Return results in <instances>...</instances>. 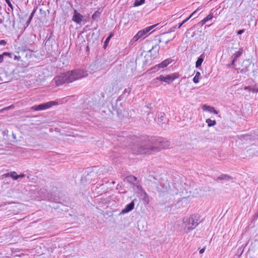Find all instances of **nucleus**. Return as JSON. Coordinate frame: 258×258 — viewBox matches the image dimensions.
Instances as JSON below:
<instances>
[{
	"label": "nucleus",
	"mask_w": 258,
	"mask_h": 258,
	"mask_svg": "<svg viewBox=\"0 0 258 258\" xmlns=\"http://www.w3.org/2000/svg\"><path fill=\"white\" fill-rule=\"evenodd\" d=\"M133 178L135 179V180H136V177H135V176L133 177Z\"/></svg>",
	"instance_id": "37998d69"
},
{
	"label": "nucleus",
	"mask_w": 258,
	"mask_h": 258,
	"mask_svg": "<svg viewBox=\"0 0 258 258\" xmlns=\"http://www.w3.org/2000/svg\"><path fill=\"white\" fill-rule=\"evenodd\" d=\"M145 0H136L134 3V6L138 7L144 4Z\"/></svg>",
	"instance_id": "aec40b11"
},
{
	"label": "nucleus",
	"mask_w": 258,
	"mask_h": 258,
	"mask_svg": "<svg viewBox=\"0 0 258 258\" xmlns=\"http://www.w3.org/2000/svg\"><path fill=\"white\" fill-rule=\"evenodd\" d=\"M57 104L55 101H49L45 103L39 104L38 105L33 106L31 107L32 110L35 111L43 110L48 109L53 105Z\"/></svg>",
	"instance_id": "0eeeda50"
},
{
	"label": "nucleus",
	"mask_w": 258,
	"mask_h": 258,
	"mask_svg": "<svg viewBox=\"0 0 258 258\" xmlns=\"http://www.w3.org/2000/svg\"><path fill=\"white\" fill-rule=\"evenodd\" d=\"M243 52V48L241 47L238 49V50L235 51L232 55L231 56V62L230 64L227 65V67L228 68H232L233 66L235 65V62L236 61L237 59L240 57Z\"/></svg>",
	"instance_id": "6e6552de"
},
{
	"label": "nucleus",
	"mask_w": 258,
	"mask_h": 258,
	"mask_svg": "<svg viewBox=\"0 0 258 258\" xmlns=\"http://www.w3.org/2000/svg\"><path fill=\"white\" fill-rule=\"evenodd\" d=\"M205 57V55L204 53L202 54L198 58L196 62V67L198 69H200L201 67L202 63L203 62Z\"/></svg>",
	"instance_id": "4468645a"
},
{
	"label": "nucleus",
	"mask_w": 258,
	"mask_h": 258,
	"mask_svg": "<svg viewBox=\"0 0 258 258\" xmlns=\"http://www.w3.org/2000/svg\"><path fill=\"white\" fill-rule=\"evenodd\" d=\"M213 17V14L211 13L206 18H205L204 19L206 22H207L208 21L212 20Z\"/></svg>",
	"instance_id": "b1692460"
},
{
	"label": "nucleus",
	"mask_w": 258,
	"mask_h": 258,
	"mask_svg": "<svg viewBox=\"0 0 258 258\" xmlns=\"http://www.w3.org/2000/svg\"><path fill=\"white\" fill-rule=\"evenodd\" d=\"M35 13V10H33V11L32 12V13L31 14V15L28 19V20L27 21V23H28V25L30 23V22H31L33 17V15Z\"/></svg>",
	"instance_id": "cd10ccee"
},
{
	"label": "nucleus",
	"mask_w": 258,
	"mask_h": 258,
	"mask_svg": "<svg viewBox=\"0 0 258 258\" xmlns=\"http://www.w3.org/2000/svg\"><path fill=\"white\" fill-rule=\"evenodd\" d=\"M18 178H23L25 176V175L24 173H22L20 175H18Z\"/></svg>",
	"instance_id": "4c0bfd02"
},
{
	"label": "nucleus",
	"mask_w": 258,
	"mask_h": 258,
	"mask_svg": "<svg viewBox=\"0 0 258 258\" xmlns=\"http://www.w3.org/2000/svg\"><path fill=\"white\" fill-rule=\"evenodd\" d=\"M244 90L249 92H251V87L250 86H246L244 88Z\"/></svg>",
	"instance_id": "72a5a7b5"
},
{
	"label": "nucleus",
	"mask_w": 258,
	"mask_h": 258,
	"mask_svg": "<svg viewBox=\"0 0 258 258\" xmlns=\"http://www.w3.org/2000/svg\"><path fill=\"white\" fill-rule=\"evenodd\" d=\"M4 60L3 55L0 54V63L2 62Z\"/></svg>",
	"instance_id": "ea45409f"
},
{
	"label": "nucleus",
	"mask_w": 258,
	"mask_h": 258,
	"mask_svg": "<svg viewBox=\"0 0 258 258\" xmlns=\"http://www.w3.org/2000/svg\"><path fill=\"white\" fill-rule=\"evenodd\" d=\"M205 250V248H202V249H201L200 250V251H199V253H200V254H202L203 253H204V252Z\"/></svg>",
	"instance_id": "58836bf2"
},
{
	"label": "nucleus",
	"mask_w": 258,
	"mask_h": 258,
	"mask_svg": "<svg viewBox=\"0 0 258 258\" xmlns=\"http://www.w3.org/2000/svg\"><path fill=\"white\" fill-rule=\"evenodd\" d=\"M132 151L135 154H149L153 152L152 145L150 144V137H144L139 143L134 145Z\"/></svg>",
	"instance_id": "f257e3e1"
},
{
	"label": "nucleus",
	"mask_w": 258,
	"mask_h": 258,
	"mask_svg": "<svg viewBox=\"0 0 258 258\" xmlns=\"http://www.w3.org/2000/svg\"><path fill=\"white\" fill-rule=\"evenodd\" d=\"M143 201L147 204H148L149 203V200L148 195H147V194L146 192H145V194H144V198H143Z\"/></svg>",
	"instance_id": "393cba45"
},
{
	"label": "nucleus",
	"mask_w": 258,
	"mask_h": 258,
	"mask_svg": "<svg viewBox=\"0 0 258 258\" xmlns=\"http://www.w3.org/2000/svg\"><path fill=\"white\" fill-rule=\"evenodd\" d=\"M169 41H170L169 40H167L166 41V44H167Z\"/></svg>",
	"instance_id": "79ce46f5"
},
{
	"label": "nucleus",
	"mask_w": 258,
	"mask_h": 258,
	"mask_svg": "<svg viewBox=\"0 0 258 258\" xmlns=\"http://www.w3.org/2000/svg\"><path fill=\"white\" fill-rule=\"evenodd\" d=\"M8 54H9V53L8 52H4L2 55H3V57H4V55H7Z\"/></svg>",
	"instance_id": "a19ab883"
},
{
	"label": "nucleus",
	"mask_w": 258,
	"mask_h": 258,
	"mask_svg": "<svg viewBox=\"0 0 258 258\" xmlns=\"http://www.w3.org/2000/svg\"><path fill=\"white\" fill-rule=\"evenodd\" d=\"M240 139L241 140H246L247 141L248 140H250V137L248 135H242L240 136Z\"/></svg>",
	"instance_id": "4be33fe9"
},
{
	"label": "nucleus",
	"mask_w": 258,
	"mask_h": 258,
	"mask_svg": "<svg viewBox=\"0 0 258 258\" xmlns=\"http://www.w3.org/2000/svg\"><path fill=\"white\" fill-rule=\"evenodd\" d=\"M72 20L78 24L81 23L82 21V16L75 11V14L73 17Z\"/></svg>",
	"instance_id": "ddd939ff"
},
{
	"label": "nucleus",
	"mask_w": 258,
	"mask_h": 258,
	"mask_svg": "<svg viewBox=\"0 0 258 258\" xmlns=\"http://www.w3.org/2000/svg\"><path fill=\"white\" fill-rule=\"evenodd\" d=\"M189 19V18H187L184 20H183L181 23L179 24V25L178 26V28L180 29V27L182 26V25L184 24L185 22H186Z\"/></svg>",
	"instance_id": "a878e982"
},
{
	"label": "nucleus",
	"mask_w": 258,
	"mask_h": 258,
	"mask_svg": "<svg viewBox=\"0 0 258 258\" xmlns=\"http://www.w3.org/2000/svg\"><path fill=\"white\" fill-rule=\"evenodd\" d=\"M6 2L9 7L11 8L12 10H13L14 7L10 0H6Z\"/></svg>",
	"instance_id": "bb28decb"
},
{
	"label": "nucleus",
	"mask_w": 258,
	"mask_h": 258,
	"mask_svg": "<svg viewBox=\"0 0 258 258\" xmlns=\"http://www.w3.org/2000/svg\"><path fill=\"white\" fill-rule=\"evenodd\" d=\"M206 122L208 123V125L209 127L213 126L216 124V121L215 120H213L209 118L206 119Z\"/></svg>",
	"instance_id": "6ab92c4d"
},
{
	"label": "nucleus",
	"mask_w": 258,
	"mask_h": 258,
	"mask_svg": "<svg viewBox=\"0 0 258 258\" xmlns=\"http://www.w3.org/2000/svg\"><path fill=\"white\" fill-rule=\"evenodd\" d=\"M159 49V46L158 45H155L153 46H152V49L150 50L151 51L152 50L156 49V50H158Z\"/></svg>",
	"instance_id": "c756f323"
},
{
	"label": "nucleus",
	"mask_w": 258,
	"mask_h": 258,
	"mask_svg": "<svg viewBox=\"0 0 258 258\" xmlns=\"http://www.w3.org/2000/svg\"><path fill=\"white\" fill-rule=\"evenodd\" d=\"M5 176L6 177H11L14 180H17L18 179V174L15 171H12L10 172H8L5 174Z\"/></svg>",
	"instance_id": "2eb2a0df"
},
{
	"label": "nucleus",
	"mask_w": 258,
	"mask_h": 258,
	"mask_svg": "<svg viewBox=\"0 0 258 258\" xmlns=\"http://www.w3.org/2000/svg\"><path fill=\"white\" fill-rule=\"evenodd\" d=\"M160 196H163V197L164 196V195H162V193H161V194H160Z\"/></svg>",
	"instance_id": "c03bdc74"
},
{
	"label": "nucleus",
	"mask_w": 258,
	"mask_h": 258,
	"mask_svg": "<svg viewBox=\"0 0 258 258\" xmlns=\"http://www.w3.org/2000/svg\"><path fill=\"white\" fill-rule=\"evenodd\" d=\"M6 44V41L5 40H0V45H5Z\"/></svg>",
	"instance_id": "f704fd0d"
},
{
	"label": "nucleus",
	"mask_w": 258,
	"mask_h": 258,
	"mask_svg": "<svg viewBox=\"0 0 258 258\" xmlns=\"http://www.w3.org/2000/svg\"><path fill=\"white\" fill-rule=\"evenodd\" d=\"M155 26L156 25L150 26L139 31L136 34V35H135L134 37L132 39L131 43H133L134 42H137L140 39L142 40L148 36L150 31H151L153 28H154Z\"/></svg>",
	"instance_id": "39448f33"
},
{
	"label": "nucleus",
	"mask_w": 258,
	"mask_h": 258,
	"mask_svg": "<svg viewBox=\"0 0 258 258\" xmlns=\"http://www.w3.org/2000/svg\"><path fill=\"white\" fill-rule=\"evenodd\" d=\"M179 77V74L178 73H173L172 74L167 75L166 76L160 75V76L156 78L153 80L154 82H156L157 81H160L162 82H164L168 84L173 82L175 79Z\"/></svg>",
	"instance_id": "423d86ee"
},
{
	"label": "nucleus",
	"mask_w": 258,
	"mask_h": 258,
	"mask_svg": "<svg viewBox=\"0 0 258 258\" xmlns=\"http://www.w3.org/2000/svg\"><path fill=\"white\" fill-rule=\"evenodd\" d=\"M65 74L68 83L85 77L88 75L87 71L81 70H75Z\"/></svg>",
	"instance_id": "20e7f679"
},
{
	"label": "nucleus",
	"mask_w": 258,
	"mask_h": 258,
	"mask_svg": "<svg viewBox=\"0 0 258 258\" xmlns=\"http://www.w3.org/2000/svg\"><path fill=\"white\" fill-rule=\"evenodd\" d=\"M135 200H133L131 203L130 204L126 205L124 209H123L121 212V214H124L126 213H127L133 210L135 207V203L134 201Z\"/></svg>",
	"instance_id": "f8f14e48"
},
{
	"label": "nucleus",
	"mask_w": 258,
	"mask_h": 258,
	"mask_svg": "<svg viewBox=\"0 0 258 258\" xmlns=\"http://www.w3.org/2000/svg\"><path fill=\"white\" fill-rule=\"evenodd\" d=\"M251 62L249 59H246L243 60L241 67L242 68L237 69V72L242 74H245L248 71V68L250 67Z\"/></svg>",
	"instance_id": "9d476101"
},
{
	"label": "nucleus",
	"mask_w": 258,
	"mask_h": 258,
	"mask_svg": "<svg viewBox=\"0 0 258 258\" xmlns=\"http://www.w3.org/2000/svg\"><path fill=\"white\" fill-rule=\"evenodd\" d=\"M232 179V177L227 175V174H222L220 176H218L217 178V180H225L227 181H229Z\"/></svg>",
	"instance_id": "dca6fc26"
},
{
	"label": "nucleus",
	"mask_w": 258,
	"mask_h": 258,
	"mask_svg": "<svg viewBox=\"0 0 258 258\" xmlns=\"http://www.w3.org/2000/svg\"><path fill=\"white\" fill-rule=\"evenodd\" d=\"M199 9L200 8H198L196 10L192 12L188 18H189V19L191 18Z\"/></svg>",
	"instance_id": "473e14b6"
},
{
	"label": "nucleus",
	"mask_w": 258,
	"mask_h": 258,
	"mask_svg": "<svg viewBox=\"0 0 258 258\" xmlns=\"http://www.w3.org/2000/svg\"><path fill=\"white\" fill-rule=\"evenodd\" d=\"M184 230L187 233L194 230L200 223L199 218L197 215H191L189 217H184L182 220Z\"/></svg>",
	"instance_id": "f03ea898"
},
{
	"label": "nucleus",
	"mask_w": 258,
	"mask_h": 258,
	"mask_svg": "<svg viewBox=\"0 0 258 258\" xmlns=\"http://www.w3.org/2000/svg\"><path fill=\"white\" fill-rule=\"evenodd\" d=\"M131 91H132V88L128 87L124 90L123 93L124 94L127 93L128 94H129L131 93Z\"/></svg>",
	"instance_id": "c85d7f7f"
},
{
	"label": "nucleus",
	"mask_w": 258,
	"mask_h": 258,
	"mask_svg": "<svg viewBox=\"0 0 258 258\" xmlns=\"http://www.w3.org/2000/svg\"><path fill=\"white\" fill-rule=\"evenodd\" d=\"M244 29L239 30H238L237 31V34L240 35V34H241L243 33H244Z\"/></svg>",
	"instance_id": "e433bc0d"
},
{
	"label": "nucleus",
	"mask_w": 258,
	"mask_h": 258,
	"mask_svg": "<svg viewBox=\"0 0 258 258\" xmlns=\"http://www.w3.org/2000/svg\"><path fill=\"white\" fill-rule=\"evenodd\" d=\"M172 62V59L171 58H168L164 61H163L162 62L156 65L154 67L152 68L151 70H158L159 69L161 68H164L166 67H167L168 64H169Z\"/></svg>",
	"instance_id": "9b49d317"
},
{
	"label": "nucleus",
	"mask_w": 258,
	"mask_h": 258,
	"mask_svg": "<svg viewBox=\"0 0 258 258\" xmlns=\"http://www.w3.org/2000/svg\"><path fill=\"white\" fill-rule=\"evenodd\" d=\"M251 92L253 93L258 92V88H251Z\"/></svg>",
	"instance_id": "2f4dec72"
},
{
	"label": "nucleus",
	"mask_w": 258,
	"mask_h": 258,
	"mask_svg": "<svg viewBox=\"0 0 258 258\" xmlns=\"http://www.w3.org/2000/svg\"><path fill=\"white\" fill-rule=\"evenodd\" d=\"M100 16V13L98 11H96L92 16V19L93 20H96Z\"/></svg>",
	"instance_id": "5701e85b"
},
{
	"label": "nucleus",
	"mask_w": 258,
	"mask_h": 258,
	"mask_svg": "<svg viewBox=\"0 0 258 258\" xmlns=\"http://www.w3.org/2000/svg\"><path fill=\"white\" fill-rule=\"evenodd\" d=\"M203 109L204 110H208L210 112H213L215 114H218V112L214 108L211 107L210 106H207L206 105H204L203 106Z\"/></svg>",
	"instance_id": "f3484780"
},
{
	"label": "nucleus",
	"mask_w": 258,
	"mask_h": 258,
	"mask_svg": "<svg viewBox=\"0 0 258 258\" xmlns=\"http://www.w3.org/2000/svg\"><path fill=\"white\" fill-rule=\"evenodd\" d=\"M158 119L160 120V122L164 121L165 114L163 112H160L158 114Z\"/></svg>",
	"instance_id": "412c9836"
},
{
	"label": "nucleus",
	"mask_w": 258,
	"mask_h": 258,
	"mask_svg": "<svg viewBox=\"0 0 258 258\" xmlns=\"http://www.w3.org/2000/svg\"><path fill=\"white\" fill-rule=\"evenodd\" d=\"M55 85L57 86L63 85L65 83H68L67 78L65 73H63L59 76L55 77L53 79Z\"/></svg>",
	"instance_id": "1a4fd4ad"
},
{
	"label": "nucleus",
	"mask_w": 258,
	"mask_h": 258,
	"mask_svg": "<svg viewBox=\"0 0 258 258\" xmlns=\"http://www.w3.org/2000/svg\"><path fill=\"white\" fill-rule=\"evenodd\" d=\"M206 21L205 20V19H203L202 21H200V24L202 26H203V25H204L205 24H206Z\"/></svg>",
	"instance_id": "c9c22d12"
},
{
	"label": "nucleus",
	"mask_w": 258,
	"mask_h": 258,
	"mask_svg": "<svg viewBox=\"0 0 258 258\" xmlns=\"http://www.w3.org/2000/svg\"><path fill=\"white\" fill-rule=\"evenodd\" d=\"M113 34L112 33H110V35L108 36V37L106 38L105 43H107L108 41H109L110 39L113 36Z\"/></svg>",
	"instance_id": "7c9ffc66"
},
{
	"label": "nucleus",
	"mask_w": 258,
	"mask_h": 258,
	"mask_svg": "<svg viewBox=\"0 0 258 258\" xmlns=\"http://www.w3.org/2000/svg\"><path fill=\"white\" fill-rule=\"evenodd\" d=\"M201 76V73L199 72H197L195 76L193 78V82L197 84L199 82V79Z\"/></svg>",
	"instance_id": "a211bd4d"
},
{
	"label": "nucleus",
	"mask_w": 258,
	"mask_h": 258,
	"mask_svg": "<svg viewBox=\"0 0 258 258\" xmlns=\"http://www.w3.org/2000/svg\"><path fill=\"white\" fill-rule=\"evenodd\" d=\"M150 144L152 145L153 152L169 147V142L166 140L154 137H150Z\"/></svg>",
	"instance_id": "7ed1b4c3"
}]
</instances>
